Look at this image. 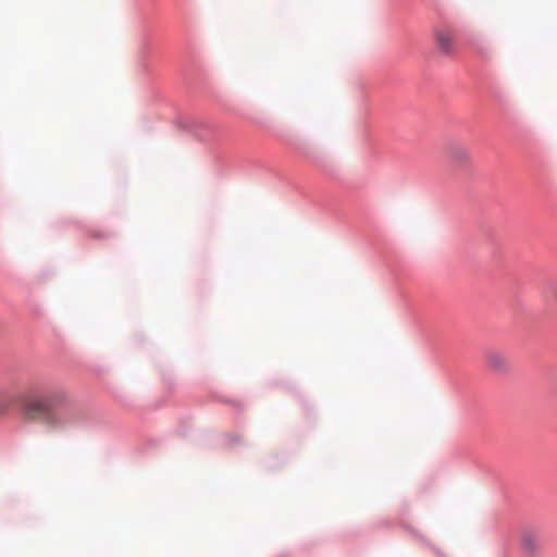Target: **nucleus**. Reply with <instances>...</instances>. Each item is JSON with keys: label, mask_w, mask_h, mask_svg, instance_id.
Returning <instances> with one entry per match:
<instances>
[{"label": "nucleus", "mask_w": 557, "mask_h": 557, "mask_svg": "<svg viewBox=\"0 0 557 557\" xmlns=\"http://www.w3.org/2000/svg\"><path fill=\"white\" fill-rule=\"evenodd\" d=\"M436 48L444 54H451L455 50V35L449 28H438L435 30Z\"/></svg>", "instance_id": "f03ea898"}, {"label": "nucleus", "mask_w": 557, "mask_h": 557, "mask_svg": "<svg viewBox=\"0 0 557 557\" xmlns=\"http://www.w3.org/2000/svg\"><path fill=\"white\" fill-rule=\"evenodd\" d=\"M522 544L527 552L533 553L536 549V541L531 534H524L522 537Z\"/></svg>", "instance_id": "39448f33"}, {"label": "nucleus", "mask_w": 557, "mask_h": 557, "mask_svg": "<svg viewBox=\"0 0 557 557\" xmlns=\"http://www.w3.org/2000/svg\"><path fill=\"white\" fill-rule=\"evenodd\" d=\"M50 403L29 398L23 403V411L28 420L40 421L51 431H66L84 422V410L73 403L67 392H54Z\"/></svg>", "instance_id": "f257e3e1"}, {"label": "nucleus", "mask_w": 557, "mask_h": 557, "mask_svg": "<svg viewBox=\"0 0 557 557\" xmlns=\"http://www.w3.org/2000/svg\"><path fill=\"white\" fill-rule=\"evenodd\" d=\"M448 156L451 162L459 166L468 164L471 160L470 151L461 145L449 146Z\"/></svg>", "instance_id": "20e7f679"}, {"label": "nucleus", "mask_w": 557, "mask_h": 557, "mask_svg": "<svg viewBox=\"0 0 557 557\" xmlns=\"http://www.w3.org/2000/svg\"><path fill=\"white\" fill-rule=\"evenodd\" d=\"M485 362L488 368L495 371H503L507 368V357L504 352L495 349H490L484 356Z\"/></svg>", "instance_id": "7ed1b4c3"}]
</instances>
